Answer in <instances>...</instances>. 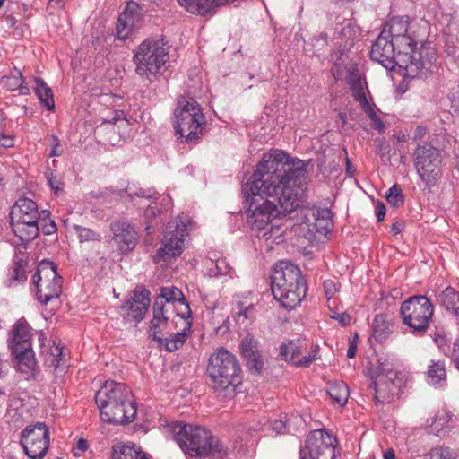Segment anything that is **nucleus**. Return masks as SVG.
I'll list each match as a JSON object with an SVG mask.
<instances>
[{"label":"nucleus","mask_w":459,"mask_h":459,"mask_svg":"<svg viewBox=\"0 0 459 459\" xmlns=\"http://www.w3.org/2000/svg\"><path fill=\"white\" fill-rule=\"evenodd\" d=\"M95 401L102 420L108 423L126 425L135 417L136 407L131 390L123 383L107 381L96 393Z\"/></svg>","instance_id":"nucleus-4"},{"label":"nucleus","mask_w":459,"mask_h":459,"mask_svg":"<svg viewBox=\"0 0 459 459\" xmlns=\"http://www.w3.org/2000/svg\"><path fill=\"white\" fill-rule=\"evenodd\" d=\"M456 41H457V44H459V40L457 39H456ZM446 52L448 55L453 56H459V54H458L459 46L455 44V42L453 40L452 33H449L448 38L446 39Z\"/></svg>","instance_id":"nucleus-56"},{"label":"nucleus","mask_w":459,"mask_h":459,"mask_svg":"<svg viewBox=\"0 0 459 459\" xmlns=\"http://www.w3.org/2000/svg\"><path fill=\"white\" fill-rule=\"evenodd\" d=\"M207 374L213 388L225 390L241 383V369L236 357L225 349H220L210 356Z\"/></svg>","instance_id":"nucleus-8"},{"label":"nucleus","mask_w":459,"mask_h":459,"mask_svg":"<svg viewBox=\"0 0 459 459\" xmlns=\"http://www.w3.org/2000/svg\"><path fill=\"white\" fill-rule=\"evenodd\" d=\"M331 318L336 320L342 326H347L351 324V316L346 312L337 313L333 312L330 316Z\"/></svg>","instance_id":"nucleus-55"},{"label":"nucleus","mask_w":459,"mask_h":459,"mask_svg":"<svg viewBox=\"0 0 459 459\" xmlns=\"http://www.w3.org/2000/svg\"><path fill=\"white\" fill-rule=\"evenodd\" d=\"M75 230L81 242L95 240L100 241L101 238L100 234L85 227L75 226Z\"/></svg>","instance_id":"nucleus-45"},{"label":"nucleus","mask_w":459,"mask_h":459,"mask_svg":"<svg viewBox=\"0 0 459 459\" xmlns=\"http://www.w3.org/2000/svg\"><path fill=\"white\" fill-rule=\"evenodd\" d=\"M304 281L299 268L287 261L277 263L272 274V284H280V286L293 281Z\"/></svg>","instance_id":"nucleus-24"},{"label":"nucleus","mask_w":459,"mask_h":459,"mask_svg":"<svg viewBox=\"0 0 459 459\" xmlns=\"http://www.w3.org/2000/svg\"><path fill=\"white\" fill-rule=\"evenodd\" d=\"M32 328L23 318L19 319L11 329L9 346L13 352H21L32 347Z\"/></svg>","instance_id":"nucleus-22"},{"label":"nucleus","mask_w":459,"mask_h":459,"mask_svg":"<svg viewBox=\"0 0 459 459\" xmlns=\"http://www.w3.org/2000/svg\"><path fill=\"white\" fill-rule=\"evenodd\" d=\"M134 28L126 21V14H120L117 22V36L119 39H126L133 33Z\"/></svg>","instance_id":"nucleus-43"},{"label":"nucleus","mask_w":459,"mask_h":459,"mask_svg":"<svg viewBox=\"0 0 459 459\" xmlns=\"http://www.w3.org/2000/svg\"><path fill=\"white\" fill-rule=\"evenodd\" d=\"M439 303L446 307V310L459 315V293L451 287L446 288L438 297Z\"/></svg>","instance_id":"nucleus-35"},{"label":"nucleus","mask_w":459,"mask_h":459,"mask_svg":"<svg viewBox=\"0 0 459 459\" xmlns=\"http://www.w3.org/2000/svg\"><path fill=\"white\" fill-rule=\"evenodd\" d=\"M381 32H385V37L398 46V51L402 54L411 49V46L421 41L420 30H416L413 24H410L403 17L393 18L385 24Z\"/></svg>","instance_id":"nucleus-13"},{"label":"nucleus","mask_w":459,"mask_h":459,"mask_svg":"<svg viewBox=\"0 0 459 459\" xmlns=\"http://www.w3.org/2000/svg\"><path fill=\"white\" fill-rule=\"evenodd\" d=\"M35 86L33 91L39 98L40 103L48 109L52 110L55 108L52 90L47 85L43 79L34 78Z\"/></svg>","instance_id":"nucleus-32"},{"label":"nucleus","mask_w":459,"mask_h":459,"mask_svg":"<svg viewBox=\"0 0 459 459\" xmlns=\"http://www.w3.org/2000/svg\"><path fill=\"white\" fill-rule=\"evenodd\" d=\"M13 233L22 242H29L34 239L39 231V221H11Z\"/></svg>","instance_id":"nucleus-28"},{"label":"nucleus","mask_w":459,"mask_h":459,"mask_svg":"<svg viewBox=\"0 0 459 459\" xmlns=\"http://www.w3.org/2000/svg\"><path fill=\"white\" fill-rule=\"evenodd\" d=\"M11 279L13 281H23L25 276V265L22 262H17L13 264L11 272Z\"/></svg>","instance_id":"nucleus-51"},{"label":"nucleus","mask_w":459,"mask_h":459,"mask_svg":"<svg viewBox=\"0 0 459 459\" xmlns=\"http://www.w3.org/2000/svg\"><path fill=\"white\" fill-rule=\"evenodd\" d=\"M301 349L300 346L295 342H289L281 346L280 355L286 361H290L295 364L300 358Z\"/></svg>","instance_id":"nucleus-40"},{"label":"nucleus","mask_w":459,"mask_h":459,"mask_svg":"<svg viewBox=\"0 0 459 459\" xmlns=\"http://www.w3.org/2000/svg\"><path fill=\"white\" fill-rule=\"evenodd\" d=\"M180 6L194 14L205 15L209 13V4L205 0H178Z\"/></svg>","instance_id":"nucleus-39"},{"label":"nucleus","mask_w":459,"mask_h":459,"mask_svg":"<svg viewBox=\"0 0 459 459\" xmlns=\"http://www.w3.org/2000/svg\"><path fill=\"white\" fill-rule=\"evenodd\" d=\"M192 221L186 213H181L170 221L166 228L161 247L152 256L155 264L168 262L179 256L185 248L186 231L191 229Z\"/></svg>","instance_id":"nucleus-9"},{"label":"nucleus","mask_w":459,"mask_h":459,"mask_svg":"<svg viewBox=\"0 0 459 459\" xmlns=\"http://www.w3.org/2000/svg\"><path fill=\"white\" fill-rule=\"evenodd\" d=\"M149 306V291L141 290L134 291L132 299L127 301L122 308L128 310L129 316H131L135 321H141L144 317Z\"/></svg>","instance_id":"nucleus-26"},{"label":"nucleus","mask_w":459,"mask_h":459,"mask_svg":"<svg viewBox=\"0 0 459 459\" xmlns=\"http://www.w3.org/2000/svg\"><path fill=\"white\" fill-rule=\"evenodd\" d=\"M174 115L175 134L179 136L182 143H191L200 139L205 117L200 104L195 99L179 97Z\"/></svg>","instance_id":"nucleus-6"},{"label":"nucleus","mask_w":459,"mask_h":459,"mask_svg":"<svg viewBox=\"0 0 459 459\" xmlns=\"http://www.w3.org/2000/svg\"><path fill=\"white\" fill-rule=\"evenodd\" d=\"M22 74L20 70L14 68L11 75L3 76L1 79V84L7 91L17 90L18 87L22 86Z\"/></svg>","instance_id":"nucleus-42"},{"label":"nucleus","mask_w":459,"mask_h":459,"mask_svg":"<svg viewBox=\"0 0 459 459\" xmlns=\"http://www.w3.org/2000/svg\"><path fill=\"white\" fill-rule=\"evenodd\" d=\"M324 292L326 299L329 300L333 298V296L337 292L338 289L336 284L332 280H326L323 283Z\"/></svg>","instance_id":"nucleus-53"},{"label":"nucleus","mask_w":459,"mask_h":459,"mask_svg":"<svg viewBox=\"0 0 459 459\" xmlns=\"http://www.w3.org/2000/svg\"><path fill=\"white\" fill-rule=\"evenodd\" d=\"M327 394L333 402L343 406L349 398V387L342 381L329 382L327 385Z\"/></svg>","instance_id":"nucleus-34"},{"label":"nucleus","mask_w":459,"mask_h":459,"mask_svg":"<svg viewBox=\"0 0 459 459\" xmlns=\"http://www.w3.org/2000/svg\"><path fill=\"white\" fill-rule=\"evenodd\" d=\"M350 89L352 93V97L355 101L361 102L367 100L366 93L364 91V82L360 77L352 78L350 82Z\"/></svg>","instance_id":"nucleus-44"},{"label":"nucleus","mask_w":459,"mask_h":459,"mask_svg":"<svg viewBox=\"0 0 459 459\" xmlns=\"http://www.w3.org/2000/svg\"><path fill=\"white\" fill-rule=\"evenodd\" d=\"M451 356L455 359L456 367L459 368V339L454 342V348Z\"/></svg>","instance_id":"nucleus-64"},{"label":"nucleus","mask_w":459,"mask_h":459,"mask_svg":"<svg viewBox=\"0 0 459 459\" xmlns=\"http://www.w3.org/2000/svg\"><path fill=\"white\" fill-rule=\"evenodd\" d=\"M385 201H403V190L402 187L394 184L392 187H390L385 194Z\"/></svg>","instance_id":"nucleus-49"},{"label":"nucleus","mask_w":459,"mask_h":459,"mask_svg":"<svg viewBox=\"0 0 459 459\" xmlns=\"http://www.w3.org/2000/svg\"><path fill=\"white\" fill-rule=\"evenodd\" d=\"M146 11L135 1H129L126 4V7L122 14H126V21L130 22V25L134 29L137 28L144 16Z\"/></svg>","instance_id":"nucleus-36"},{"label":"nucleus","mask_w":459,"mask_h":459,"mask_svg":"<svg viewBox=\"0 0 459 459\" xmlns=\"http://www.w3.org/2000/svg\"><path fill=\"white\" fill-rule=\"evenodd\" d=\"M371 126L377 130L378 132H384L385 129V124L381 120V118L376 115L374 117H371Z\"/></svg>","instance_id":"nucleus-60"},{"label":"nucleus","mask_w":459,"mask_h":459,"mask_svg":"<svg viewBox=\"0 0 459 459\" xmlns=\"http://www.w3.org/2000/svg\"><path fill=\"white\" fill-rule=\"evenodd\" d=\"M112 240L117 250L122 254L133 251L138 244L139 236L134 225L125 221H114L110 224Z\"/></svg>","instance_id":"nucleus-19"},{"label":"nucleus","mask_w":459,"mask_h":459,"mask_svg":"<svg viewBox=\"0 0 459 459\" xmlns=\"http://www.w3.org/2000/svg\"><path fill=\"white\" fill-rule=\"evenodd\" d=\"M403 323L412 333L422 335L429 327L434 314L431 300L424 295H415L403 301L400 307Z\"/></svg>","instance_id":"nucleus-10"},{"label":"nucleus","mask_w":459,"mask_h":459,"mask_svg":"<svg viewBox=\"0 0 459 459\" xmlns=\"http://www.w3.org/2000/svg\"><path fill=\"white\" fill-rule=\"evenodd\" d=\"M307 286L306 281H298L293 283L272 284V292L274 299L281 307L287 309H293L299 306L306 296Z\"/></svg>","instance_id":"nucleus-17"},{"label":"nucleus","mask_w":459,"mask_h":459,"mask_svg":"<svg viewBox=\"0 0 459 459\" xmlns=\"http://www.w3.org/2000/svg\"><path fill=\"white\" fill-rule=\"evenodd\" d=\"M133 61L135 73L151 82L169 61V48L163 39H146L134 51Z\"/></svg>","instance_id":"nucleus-5"},{"label":"nucleus","mask_w":459,"mask_h":459,"mask_svg":"<svg viewBox=\"0 0 459 459\" xmlns=\"http://www.w3.org/2000/svg\"><path fill=\"white\" fill-rule=\"evenodd\" d=\"M425 459H454V457L449 448L439 446L426 454Z\"/></svg>","instance_id":"nucleus-46"},{"label":"nucleus","mask_w":459,"mask_h":459,"mask_svg":"<svg viewBox=\"0 0 459 459\" xmlns=\"http://www.w3.org/2000/svg\"><path fill=\"white\" fill-rule=\"evenodd\" d=\"M209 264L208 274L211 277L228 275L231 273V268L226 258H219L216 261L211 260Z\"/></svg>","instance_id":"nucleus-41"},{"label":"nucleus","mask_w":459,"mask_h":459,"mask_svg":"<svg viewBox=\"0 0 459 459\" xmlns=\"http://www.w3.org/2000/svg\"><path fill=\"white\" fill-rule=\"evenodd\" d=\"M452 417L453 414L448 410L445 408L438 410L431 420L429 425L431 431L439 437L445 435L446 429L448 428V423L452 420Z\"/></svg>","instance_id":"nucleus-33"},{"label":"nucleus","mask_w":459,"mask_h":459,"mask_svg":"<svg viewBox=\"0 0 459 459\" xmlns=\"http://www.w3.org/2000/svg\"><path fill=\"white\" fill-rule=\"evenodd\" d=\"M307 164L281 150L264 153L248 181L242 186L246 201L255 196L268 201H299L307 188Z\"/></svg>","instance_id":"nucleus-1"},{"label":"nucleus","mask_w":459,"mask_h":459,"mask_svg":"<svg viewBox=\"0 0 459 459\" xmlns=\"http://www.w3.org/2000/svg\"><path fill=\"white\" fill-rule=\"evenodd\" d=\"M153 318L151 322L150 333L157 341L163 337V332L170 318V305L162 306L160 302L153 303Z\"/></svg>","instance_id":"nucleus-25"},{"label":"nucleus","mask_w":459,"mask_h":459,"mask_svg":"<svg viewBox=\"0 0 459 459\" xmlns=\"http://www.w3.org/2000/svg\"><path fill=\"white\" fill-rule=\"evenodd\" d=\"M154 302H160L164 307L169 304L170 312L175 313V316L178 318L187 319L191 316L190 307L181 290L177 287H162Z\"/></svg>","instance_id":"nucleus-20"},{"label":"nucleus","mask_w":459,"mask_h":459,"mask_svg":"<svg viewBox=\"0 0 459 459\" xmlns=\"http://www.w3.org/2000/svg\"><path fill=\"white\" fill-rule=\"evenodd\" d=\"M48 184L54 191L56 197L59 196V193L63 192L64 184L56 178L53 171H50L47 177Z\"/></svg>","instance_id":"nucleus-48"},{"label":"nucleus","mask_w":459,"mask_h":459,"mask_svg":"<svg viewBox=\"0 0 459 459\" xmlns=\"http://www.w3.org/2000/svg\"><path fill=\"white\" fill-rule=\"evenodd\" d=\"M88 448L87 441L83 439H80L77 443L75 447L74 448V455L75 456H80V452H84Z\"/></svg>","instance_id":"nucleus-62"},{"label":"nucleus","mask_w":459,"mask_h":459,"mask_svg":"<svg viewBox=\"0 0 459 459\" xmlns=\"http://www.w3.org/2000/svg\"><path fill=\"white\" fill-rule=\"evenodd\" d=\"M337 438L325 429L309 433L305 446L300 450V459H335Z\"/></svg>","instance_id":"nucleus-12"},{"label":"nucleus","mask_w":459,"mask_h":459,"mask_svg":"<svg viewBox=\"0 0 459 459\" xmlns=\"http://www.w3.org/2000/svg\"><path fill=\"white\" fill-rule=\"evenodd\" d=\"M359 103L361 106L363 111L369 117V119H371V117H374L377 115V113L375 111V105L370 104L368 102V99L365 100L364 101H361V102H359Z\"/></svg>","instance_id":"nucleus-58"},{"label":"nucleus","mask_w":459,"mask_h":459,"mask_svg":"<svg viewBox=\"0 0 459 459\" xmlns=\"http://www.w3.org/2000/svg\"><path fill=\"white\" fill-rule=\"evenodd\" d=\"M40 228L46 235H51L57 230L56 225L54 221L49 218V214L48 215V219L46 221H42L40 220L39 229Z\"/></svg>","instance_id":"nucleus-52"},{"label":"nucleus","mask_w":459,"mask_h":459,"mask_svg":"<svg viewBox=\"0 0 459 459\" xmlns=\"http://www.w3.org/2000/svg\"><path fill=\"white\" fill-rule=\"evenodd\" d=\"M21 444L30 459H42L49 447V431L44 423L27 426L21 433Z\"/></svg>","instance_id":"nucleus-15"},{"label":"nucleus","mask_w":459,"mask_h":459,"mask_svg":"<svg viewBox=\"0 0 459 459\" xmlns=\"http://www.w3.org/2000/svg\"><path fill=\"white\" fill-rule=\"evenodd\" d=\"M375 212L377 221H382L386 213V208L384 205V203H377Z\"/></svg>","instance_id":"nucleus-63"},{"label":"nucleus","mask_w":459,"mask_h":459,"mask_svg":"<svg viewBox=\"0 0 459 459\" xmlns=\"http://www.w3.org/2000/svg\"><path fill=\"white\" fill-rule=\"evenodd\" d=\"M41 355L45 365L56 369L59 367L64 357L63 347L53 342L52 344L42 347Z\"/></svg>","instance_id":"nucleus-31"},{"label":"nucleus","mask_w":459,"mask_h":459,"mask_svg":"<svg viewBox=\"0 0 459 459\" xmlns=\"http://www.w3.org/2000/svg\"><path fill=\"white\" fill-rule=\"evenodd\" d=\"M183 321V328L180 332L171 334L169 337H162L159 340L160 345H162L168 351H175L181 348L186 341L187 332L190 331L191 321L190 318H179Z\"/></svg>","instance_id":"nucleus-27"},{"label":"nucleus","mask_w":459,"mask_h":459,"mask_svg":"<svg viewBox=\"0 0 459 459\" xmlns=\"http://www.w3.org/2000/svg\"><path fill=\"white\" fill-rule=\"evenodd\" d=\"M332 212L316 203H249L247 221L261 230L273 219L289 218L298 224H307L309 230H329L333 224Z\"/></svg>","instance_id":"nucleus-2"},{"label":"nucleus","mask_w":459,"mask_h":459,"mask_svg":"<svg viewBox=\"0 0 459 459\" xmlns=\"http://www.w3.org/2000/svg\"><path fill=\"white\" fill-rule=\"evenodd\" d=\"M451 109L454 117L459 120V89H457L455 92L452 93Z\"/></svg>","instance_id":"nucleus-57"},{"label":"nucleus","mask_w":459,"mask_h":459,"mask_svg":"<svg viewBox=\"0 0 459 459\" xmlns=\"http://www.w3.org/2000/svg\"><path fill=\"white\" fill-rule=\"evenodd\" d=\"M434 342L438 345L440 349L443 350L444 352H446V346L447 344V340L446 335L442 333H436L434 336Z\"/></svg>","instance_id":"nucleus-61"},{"label":"nucleus","mask_w":459,"mask_h":459,"mask_svg":"<svg viewBox=\"0 0 459 459\" xmlns=\"http://www.w3.org/2000/svg\"><path fill=\"white\" fill-rule=\"evenodd\" d=\"M162 203H151L144 211L146 218H155L161 210Z\"/></svg>","instance_id":"nucleus-54"},{"label":"nucleus","mask_w":459,"mask_h":459,"mask_svg":"<svg viewBox=\"0 0 459 459\" xmlns=\"http://www.w3.org/2000/svg\"><path fill=\"white\" fill-rule=\"evenodd\" d=\"M32 281L37 289V299L43 304H48L61 294L62 281L53 262L46 260L40 262L32 277Z\"/></svg>","instance_id":"nucleus-11"},{"label":"nucleus","mask_w":459,"mask_h":459,"mask_svg":"<svg viewBox=\"0 0 459 459\" xmlns=\"http://www.w3.org/2000/svg\"><path fill=\"white\" fill-rule=\"evenodd\" d=\"M91 195V197L95 199H105L111 201L124 199L126 195H127V196L130 198L137 197L155 200L160 198V195L153 189H143L134 186L128 187L125 191L106 188L104 190L92 191Z\"/></svg>","instance_id":"nucleus-21"},{"label":"nucleus","mask_w":459,"mask_h":459,"mask_svg":"<svg viewBox=\"0 0 459 459\" xmlns=\"http://www.w3.org/2000/svg\"><path fill=\"white\" fill-rule=\"evenodd\" d=\"M318 354L319 347L318 345H314L309 355L299 358L298 361H295V365L299 367H308L314 360L319 358Z\"/></svg>","instance_id":"nucleus-47"},{"label":"nucleus","mask_w":459,"mask_h":459,"mask_svg":"<svg viewBox=\"0 0 459 459\" xmlns=\"http://www.w3.org/2000/svg\"><path fill=\"white\" fill-rule=\"evenodd\" d=\"M391 333V328L388 322L382 315H377L373 321V337L377 342H384Z\"/></svg>","instance_id":"nucleus-37"},{"label":"nucleus","mask_w":459,"mask_h":459,"mask_svg":"<svg viewBox=\"0 0 459 459\" xmlns=\"http://www.w3.org/2000/svg\"><path fill=\"white\" fill-rule=\"evenodd\" d=\"M254 316L253 306L249 305L244 308L239 309V311L236 312L235 319L238 324H245V321L247 319H251Z\"/></svg>","instance_id":"nucleus-50"},{"label":"nucleus","mask_w":459,"mask_h":459,"mask_svg":"<svg viewBox=\"0 0 459 459\" xmlns=\"http://www.w3.org/2000/svg\"><path fill=\"white\" fill-rule=\"evenodd\" d=\"M414 162L420 177L427 184L435 182L440 177V153L430 143L418 145L414 152Z\"/></svg>","instance_id":"nucleus-14"},{"label":"nucleus","mask_w":459,"mask_h":459,"mask_svg":"<svg viewBox=\"0 0 459 459\" xmlns=\"http://www.w3.org/2000/svg\"><path fill=\"white\" fill-rule=\"evenodd\" d=\"M174 439L189 459H225L228 448L208 430L199 426L173 423Z\"/></svg>","instance_id":"nucleus-3"},{"label":"nucleus","mask_w":459,"mask_h":459,"mask_svg":"<svg viewBox=\"0 0 459 459\" xmlns=\"http://www.w3.org/2000/svg\"><path fill=\"white\" fill-rule=\"evenodd\" d=\"M13 353L14 354L16 359L17 369L25 375H32L37 365L32 347L29 348V350L24 351H21V352Z\"/></svg>","instance_id":"nucleus-30"},{"label":"nucleus","mask_w":459,"mask_h":459,"mask_svg":"<svg viewBox=\"0 0 459 459\" xmlns=\"http://www.w3.org/2000/svg\"><path fill=\"white\" fill-rule=\"evenodd\" d=\"M48 214L49 212L47 210L39 212L37 203H14L10 212L11 221H44Z\"/></svg>","instance_id":"nucleus-23"},{"label":"nucleus","mask_w":459,"mask_h":459,"mask_svg":"<svg viewBox=\"0 0 459 459\" xmlns=\"http://www.w3.org/2000/svg\"><path fill=\"white\" fill-rule=\"evenodd\" d=\"M112 459H149V456L135 444L128 443L115 446Z\"/></svg>","instance_id":"nucleus-29"},{"label":"nucleus","mask_w":459,"mask_h":459,"mask_svg":"<svg viewBox=\"0 0 459 459\" xmlns=\"http://www.w3.org/2000/svg\"><path fill=\"white\" fill-rule=\"evenodd\" d=\"M398 46L385 37V32H381L372 44L370 57L372 60L381 64L386 69H394L395 65L399 66Z\"/></svg>","instance_id":"nucleus-18"},{"label":"nucleus","mask_w":459,"mask_h":459,"mask_svg":"<svg viewBox=\"0 0 459 459\" xmlns=\"http://www.w3.org/2000/svg\"><path fill=\"white\" fill-rule=\"evenodd\" d=\"M420 39L421 41L411 46V50L398 56L399 67L404 70L407 78L426 76L436 67L437 51L429 42L424 41V32Z\"/></svg>","instance_id":"nucleus-7"},{"label":"nucleus","mask_w":459,"mask_h":459,"mask_svg":"<svg viewBox=\"0 0 459 459\" xmlns=\"http://www.w3.org/2000/svg\"><path fill=\"white\" fill-rule=\"evenodd\" d=\"M378 374L371 384L375 391L376 403H388L398 393L399 385L395 382L397 372L388 363H381Z\"/></svg>","instance_id":"nucleus-16"},{"label":"nucleus","mask_w":459,"mask_h":459,"mask_svg":"<svg viewBox=\"0 0 459 459\" xmlns=\"http://www.w3.org/2000/svg\"><path fill=\"white\" fill-rule=\"evenodd\" d=\"M428 379L430 385H436L446 380L445 364L441 361H432L428 369Z\"/></svg>","instance_id":"nucleus-38"},{"label":"nucleus","mask_w":459,"mask_h":459,"mask_svg":"<svg viewBox=\"0 0 459 459\" xmlns=\"http://www.w3.org/2000/svg\"><path fill=\"white\" fill-rule=\"evenodd\" d=\"M14 145V139L13 136L4 134L0 132V146L4 148H10Z\"/></svg>","instance_id":"nucleus-59"}]
</instances>
